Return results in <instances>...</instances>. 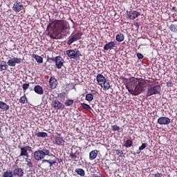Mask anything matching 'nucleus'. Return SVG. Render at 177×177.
<instances>
[{
  "mask_svg": "<svg viewBox=\"0 0 177 177\" xmlns=\"http://www.w3.org/2000/svg\"><path fill=\"white\" fill-rule=\"evenodd\" d=\"M130 81L133 82V86H127L126 88L133 95L140 94L145 88H148L147 97L160 93L161 86L159 84L156 85V79L151 77H148V79L131 77Z\"/></svg>",
  "mask_w": 177,
  "mask_h": 177,
  "instance_id": "f257e3e1",
  "label": "nucleus"
},
{
  "mask_svg": "<svg viewBox=\"0 0 177 177\" xmlns=\"http://www.w3.org/2000/svg\"><path fill=\"white\" fill-rule=\"evenodd\" d=\"M67 30H70L69 22L64 19H51L46 28L52 39H57V35L64 34Z\"/></svg>",
  "mask_w": 177,
  "mask_h": 177,
  "instance_id": "f03ea898",
  "label": "nucleus"
},
{
  "mask_svg": "<svg viewBox=\"0 0 177 177\" xmlns=\"http://www.w3.org/2000/svg\"><path fill=\"white\" fill-rule=\"evenodd\" d=\"M95 80L97 82V85H100L104 91L109 90L111 88V84L109 82H107L106 77L101 73H98L95 77Z\"/></svg>",
  "mask_w": 177,
  "mask_h": 177,
  "instance_id": "7ed1b4c3",
  "label": "nucleus"
},
{
  "mask_svg": "<svg viewBox=\"0 0 177 177\" xmlns=\"http://www.w3.org/2000/svg\"><path fill=\"white\" fill-rule=\"evenodd\" d=\"M51 156L52 153L50 149H39L34 152V158L37 161L43 160L46 156Z\"/></svg>",
  "mask_w": 177,
  "mask_h": 177,
  "instance_id": "20e7f679",
  "label": "nucleus"
},
{
  "mask_svg": "<svg viewBox=\"0 0 177 177\" xmlns=\"http://www.w3.org/2000/svg\"><path fill=\"white\" fill-rule=\"evenodd\" d=\"M66 55L70 59H76L80 58V57H82V53L79 50H77V48H75L73 50H67Z\"/></svg>",
  "mask_w": 177,
  "mask_h": 177,
  "instance_id": "39448f33",
  "label": "nucleus"
},
{
  "mask_svg": "<svg viewBox=\"0 0 177 177\" xmlns=\"http://www.w3.org/2000/svg\"><path fill=\"white\" fill-rule=\"evenodd\" d=\"M83 35L82 32H77L75 35H71L69 39L67 41V45L71 46L73 43L81 39Z\"/></svg>",
  "mask_w": 177,
  "mask_h": 177,
  "instance_id": "423d86ee",
  "label": "nucleus"
},
{
  "mask_svg": "<svg viewBox=\"0 0 177 177\" xmlns=\"http://www.w3.org/2000/svg\"><path fill=\"white\" fill-rule=\"evenodd\" d=\"M51 106L57 111H64L66 109L64 104H62V102L57 100H53Z\"/></svg>",
  "mask_w": 177,
  "mask_h": 177,
  "instance_id": "0eeeda50",
  "label": "nucleus"
},
{
  "mask_svg": "<svg viewBox=\"0 0 177 177\" xmlns=\"http://www.w3.org/2000/svg\"><path fill=\"white\" fill-rule=\"evenodd\" d=\"M126 16L127 19L133 20L140 16V13L136 10H130L127 11Z\"/></svg>",
  "mask_w": 177,
  "mask_h": 177,
  "instance_id": "6e6552de",
  "label": "nucleus"
},
{
  "mask_svg": "<svg viewBox=\"0 0 177 177\" xmlns=\"http://www.w3.org/2000/svg\"><path fill=\"white\" fill-rule=\"evenodd\" d=\"M32 152V148L30 146H25L21 147V153L19 157H26L28 158V152Z\"/></svg>",
  "mask_w": 177,
  "mask_h": 177,
  "instance_id": "1a4fd4ad",
  "label": "nucleus"
},
{
  "mask_svg": "<svg viewBox=\"0 0 177 177\" xmlns=\"http://www.w3.org/2000/svg\"><path fill=\"white\" fill-rule=\"evenodd\" d=\"M21 62V59L14 57L13 58L7 61V64L10 67H15L16 64H20Z\"/></svg>",
  "mask_w": 177,
  "mask_h": 177,
  "instance_id": "9d476101",
  "label": "nucleus"
},
{
  "mask_svg": "<svg viewBox=\"0 0 177 177\" xmlns=\"http://www.w3.org/2000/svg\"><path fill=\"white\" fill-rule=\"evenodd\" d=\"M171 123V119L166 116H161L157 119V124L160 125H169Z\"/></svg>",
  "mask_w": 177,
  "mask_h": 177,
  "instance_id": "9b49d317",
  "label": "nucleus"
},
{
  "mask_svg": "<svg viewBox=\"0 0 177 177\" xmlns=\"http://www.w3.org/2000/svg\"><path fill=\"white\" fill-rule=\"evenodd\" d=\"M80 154H81V151H80L79 150H76L74 152L73 151V149H71L69 157L73 160L77 161L80 159Z\"/></svg>",
  "mask_w": 177,
  "mask_h": 177,
  "instance_id": "f8f14e48",
  "label": "nucleus"
},
{
  "mask_svg": "<svg viewBox=\"0 0 177 177\" xmlns=\"http://www.w3.org/2000/svg\"><path fill=\"white\" fill-rule=\"evenodd\" d=\"M24 5L20 1H15L12 9L14 12H19L23 10Z\"/></svg>",
  "mask_w": 177,
  "mask_h": 177,
  "instance_id": "ddd939ff",
  "label": "nucleus"
},
{
  "mask_svg": "<svg viewBox=\"0 0 177 177\" xmlns=\"http://www.w3.org/2000/svg\"><path fill=\"white\" fill-rule=\"evenodd\" d=\"M12 174L14 177H23L24 170L21 168H17L13 171Z\"/></svg>",
  "mask_w": 177,
  "mask_h": 177,
  "instance_id": "4468645a",
  "label": "nucleus"
},
{
  "mask_svg": "<svg viewBox=\"0 0 177 177\" xmlns=\"http://www.w3.org/2000/svg\"><path fill=\"white\" fill-rule=\"evenodd\" d=\"M98 153L99 151L97 149L90 151V153H88V160H94L97 157Z\"/></svg>",
  "mask_w": 177,
  "mask_h": 177,
  "instance_id": "2eb2a0df",
  "label": "nucleus"
},
{
  "mask_svg": "<svg viewBox=\"0 0 177 177\" xmlns=\"http://www.w3.org/2000/svg\"><path fill=\"white\" fill-rule=\"evenodd\" d=\"M115 41H109L108 44H106L105 46H104L103 49L105 51H108L112 49L113 48H115Z\"/></svg>",
  "mask_w": 177,
  "mask_h": 177,
  "instance_id": "dca6fc26",
  "label": "nucleus"
},
{
  "mask_svg": "<svg viewBox=\"0 0 177 177\" xmlns=\"http://www.w3.org/2000/svg\"><path fill=\"white\" fill-rule=\"evenodd\" d=\"M55 144H57V145L64 146V142L66 141L64 140V138L62 137H55Z\"/></svg>",
  "mask_w": 177,
  "mask_h": 177,
  "instance_id": "f3484780",
  "label": "nucleus"
},
{
  "mask_svg": "<svg viewBox=\"0 0 177 177\" xmlns=\"http://www.w3.org/2000/svg\"><path fill=\"white\" fill-rule=\"evenodd\" d=\"M34 91L37 95H41L44 94V89L43 88L39 85H36L34 86Z\"/></svg>",
  "mask_w": 177,
  "mask_h": 177,
  "instance_id": "a211bd4d",
  "label": "nucleus"
},
{
  "mask_svg": "<svg viewBox=\"0 0 177 177\" xmlns=\"http://www.w3.org/2000/svg\"><path fill=\"white\" fill-rule=\"evenodd\" d=\"M49 84L51 88L55 89L57 86V82L55 77H50L49 80Z\"/></svg>",
  "mask_w": 177,
  "mask_h": 177,
  "instance_id": "6ab92c4d",
  "label": "nucleus"
},
{
  "mask_svg": "<svg viewBox=\"0 0 177 177\" xmlns=\"http://www.w3.org/2000/svg\"><path fill=\"white\" fill-rule=\"evenodd\" d=\"M0 109H3V111H8L10 110V106L3 101H0Z\"/></svg>",
  "mask_w": 177,
  "mask_h": 177,
  "instance_id": "aec40b11",
  "label": "nucleus"
},
{
  "mask_svg": "<svg viewBox=\"0 0 177 177\" xmlns=\"http://www.w3.org/2000/svg\"><path fill=\"white\" fill-rule=\"evenodd\" d=\"M46 162H49V167L51 168L54 165L57 163L55 160H47V159H44L41 160V164H46Z\"/></svg>",
  "mask_w": 177,
  "mask_h": 177,
  "instance_id": "412c9836",
  "label": "nucleus"
},
{
  "mask_svg": "<svg viewBox=\"0 0 177 177\" xmlns=\"http://www.w3.org/2000/svg\"><path fill=\"white\" fill-rule=\"evenodd\" d=\"M55 62L57 69H61L62 66H64V59L62 58L57 59Z\"/></svg>",
  "mask_w": 177,
  "mask_h": 177,
  "instance_id": "4be33fe9",
  "label": "nucleus"
},
{
  "mask_svg": "<svg viewBox=\"0 0 177 177\" xmlns=\"http://www.w3.org/2000/svg\"><path fill=\"white\" fill-rule=\"evenodd\" d=\"M32 58L35 59V60H36V62L39 64L43 63V57L41 56L37 55L36 54H32Z\"/></svg>",
  "mask_w": 177,
  "mask_h": 177,
  "instance_id": "5701e85b",
  "label": "nucleus"
},
{
  "mask_svg": "<svg viewBox=\"0 0 177 177\" xmlns=\"http://www.w3.org/2000/svg\"><path fill=\"white\" fill-rule=\"evenodd\" d=\"M115 40L118 42H122L124 41V35L122 33H118L115 36Z\"/></svg>",
  "mask_w": 177,
  "mask_h": 177,
  "instance_id": "b1692460",
  "label": "nucleus"
},
{
  "mask_svg": "<svg viewBox=\"0 0 177 177\" xmlns=\"http://www.w3.org/2000/svg\"><path fill=\"white\" fill-rule=\"evenodd\" d=\"M19 103H21V104L28 103V97H26V94L19 97Z\"/></svg>",
  "mask_w": 177,
  "mask_h": 177,
  "instance_id": "393cba45",
  "label": "nucleus"
},
{
  "mask_svg": "<svg viewBox=\"0 0 177 177\" xmlns=\"http://www.w3.org/2000/svg\"><path fill=\"white\" fill-rule=\"evenodd\" d=\"M75 172L82 177H84L85 176V171L83 169H75Z\"/></svg>",
  "mask_w": 177,
  "mask_h": 177,
  "instance_id": "a878e982",
  "label": "nucleus"
},
{
  "mask_svg": "<svg viewBox=\"0 0 177 177\" xmlns=\"http://www.w3.org/2000/svg\"><path fill=\"white\" fill-rule=\"evenodd\" d=\"M14 174L12 173V171L11 170H7L6 172H3V177H13Z\"/></svg>",
  "mask_w": 177,
  "mask_h": 177,
  "instance_id": "bb28decb",
  "label": "nucleus"
},
{
  "mask_svg": "<svg viewBox=\"0 0 177 177\" xmlns=\"http://www.w3.org/2000/svg\"><path fill=\"white\" fill-rule=\"evenodd\" d=\"M169 28L172 32L177 33V25L170 24Z\"/></svg>",
  "mask_w": 177,
  "mask_h": 177,
  "instance_id": "cd10ccee",
  "label": "nucleus"
},
{
  "mask_svg": "<svg viewBox=\"0 0 177 177\" xmlns=\"http://www.w3.org/2000/svg\"><path fill=\"white\" fill-rule=\"evenodd\" d=\"M74 104V100H66L64 102V106L69 107L71 106L72 104Z\"/></svg>",
  "mask_w": 177,
  "mask_h": 177,
  "instance_id": "c85d7f7f",
  "label": "nucleus"
},
{
  "mask_svg": "<svg viewBox=\"0 0 177 177\" xmlns=\"http://www.w3.org/2000/svg\"><path fill=\"white\" fill-rule=\"evenodd\" d=\"M85 99L88 102H91L94 99V95L92 93L86 94Z\"/></svg>",
  "mask_w": 177,
  "mask_h": 177,
  "instance_id": "c756f323",
  "label": "nucleus"
},
{
  "mask_svg": "<svg viewBox=\"0 0 177 177\" xmlns=\"http://www.w3.org/2000/svg\"><path fill=\"white\" fill-rule=\"evenodd\" d=\"M36 136L37 138H46L48 136V134L46 132H37L36 133Z\"/></svg>",
  "mask_w": 177,
  "mask_h": 177,
  "instance_id": "7c9ffc66",
  "label": "nucleus"
},
{
  "mask_svg": "<svg viewBox=\"0 0 177 177\" xmlns=\"http://www.w3.org/2000/svg\"><path fill=\"white\" fill-rule=\"evenodd\" d=\"M3 64H0V71L8 70V66L6 62H3Z\"/></svg>",
  "mask_w": 177,
  "mask_h": 177,
  "instance_id": "2f4dec72",
  "label": "nucleus"
},
{
  "mask_svg": "<svg viewBox=\"0 0 177 177\" xmlns=\"http://www.w3.org/2000/svg\"><path fill=\"white\" fill-rule=\"evenodd\" d=\"M133 145V140H126V142L124 143V146L127 148H129L132 146Z\"/></svg>",
  "mask_w": 177,
  "mask_h": 177,
  "instance_id": "473e14b6",
  "label": "nucleus"
},
{
  "mask_svg": "<svg viewBox=\"0 0 177 177\" xmlns=\"http://www.w3.org/2000/svg\"><path fill=\"white\" fill-rule=\"evenodd\" d=\"M57 96L59 97L60 100H64L67 97V94L66 92H62L57 94Z\"/></svg>",
  "mask_w": 177,
  "mask_h": 177,
  "instance_id": "72a5a7b5",
  "label": "nucleus"
},
{
  "mask_svg": "<svg viewBox=\"0 0 177 177\" xmlns=\"http://www.w3.org/2000/svg\"><path fill=\"white\" fill-rule=\"evenodd\" d=\"M149 176H151V177H162L163 174L162 172H158V171H156L155 174H149Z\"/></svg>",
  "mask_w": 177,
  "mask_h": 177,
  "instance_id": "f704fd0d",
  "label": "nucleus"
},
{
  "mask_svg": "<svg viewBox=\"0 0 177 177\" xmlns=\"http://www.w3.org/2000/svg\"><path fill=\"white\" fill-rule=\"evenodd\" d=\"M81 105H82V107L83 109H84L86 111H91L92 110L91 107L89 105H88L87 104L83 103Z\"/></svg>",
  "mask_w": 177,
  "mask_h": 177,
  "instance_id": "c9c22d12",
  "label": "nucleus"
},
{
  "mask_svg": "<svg viewBox=\"0 0 177 177\" xmlns=\"http://www.w3.org/2000/svg\"><path fill=\"white\" fill-rule=\"evenodd\" d=\"M61 59H62V57H60V56H57V57H55L49 58V60H52V62H57V60Z\"/></svg>",
  "mask_w": 177,
  "mask_h": 177,
  "instance_id": "e433bc0d",
  "label": "nucleus"
},
{
  "mask_svg": "<svg viewBox=\"0 0 177 177\" xmlns=\"http://www.w3.org/2000/svg\"><path fill=\"white\" fill-rule=\"evenodd\" d=\"M29 88V84L26 83L22 84V89H24V92H26V91H27Z\"/></svg>",
  "mask_w": 177,
  "mask_h": 177,
  "instance_id": "4c0bfd02",
  "label": "nucleus"
},
{
  "mask_svg": "<svg viewBox=\"0 0 177 177\" xmlns=\"http://www.w3.org/2000/svg\"><path fill=\"white\" fill-rule=\"evenodd\" d=\"M111 130H113V131H120V127L117 126V125H113L111 126Z\"/></svg>",
  "mask_w": 177,
  "mask_h": 177,
  "instance_id": "58836bf2",
  "label": "nucleus"
},
{
  "mask_svg": "<svg viewBox=\"0 0 177 177\" xmlns=\"http://www.w3.org/2000/svg\"><path fill=\"white\" fill-rule=\"evenodd\" d=\"M147 147V144L143 143L140 147H139L138 149L139 151H142L143 149H145Z\"/></svg>",
  "mask_w": 177,
  "mask_h": 177,
  "instance_id": "ea45409f",
  "label": "nucleus"
},
{
  "mask_svg": "<svg viewBox=\"0 0 177 177\" xmlns=\"http://www.w3.org/2000/svg\"><path fill=\"white\" fill-rule=\"evenodd\" d=\"M115 153H116V155H119L120 157H123L122 151H121V150H120V149H116Z\"/></svg>",
  "mask_w": 177,
  "mask_h": 177,
  "instance_id": "a19ab883",
  "label": "nucleus"
},
{
  "mask_svg": "<svg viewBox=\"0 0 177 177\" xmlns=\"http://www.w3.org/2000/svg\"><path fill=\"white\" fill-rule=\"evenodd\" d=\"M26 165L27 167H28L29 168H32L33 167V164L30 160H26Z\"/></svg>",
  "mask_w": 177,
  "mask_h": 177,
  "instance_id": "79ce46f5",
  "label": "nucleus"
},
{
  "mask_svg": "<svg viewBox=\"0 0 177 177\" xmlns=\"http://www.w3.org/2000/svg\"><path fill=\"white\" fill-rule=\"evenodd\" d=\"M173 86H174V84L171 81H169L167 82V87L171 88V87H173Z\"/></svg>",
  "mask_w": 177,
  "mask_h": 177,
  "instance_id": "37998d69",
  "label": "nucleus"
},
{
  "mask_svg": "<svg viewBox=\"0 0 177 177\" xmlns=\"http://www.w3.org/2000/svg\"><path fill=\"white\" fill-rule=\"evenodd\" d=\"M137 57H138L139 59H142L144 58V56L141 53H137Z\"/></svg>",
  "mask_w": 177,
  "mask_h": 177,
  "instance_id": "c03bdc74",
  "label": "nucleus"
},
{
  "mask_svg": "<svg viewBox=\"0 0 177 177\" xmlns=\"http://www.w3.org/2000/svg\"><path fill=\"white\" fill-rule=\"evenodd\" d=\"M140 26V24L139 22L134 23V26H136L137 28H139V26Z\"/></svg>",
  "mask_w": 177,
  "mask_h": 177,
  "instance_id": "a18cd8bd",
  "label": "nucleus"
},
{
  "mask_svg": "<svg viewBox=\"0 0 177 177\" xmlns=\"http://www.w3.org/2000/svg\"><path fill=\"white\" fill-rule=\"evenodd\" d=\"M91 92L93 95H96L97 94V91L95 90H91Z\"/></svg>",
  "mask_w": 177,
  "mask_h": 177,
  "instance_id": "49530a36",
  "label": "nucleus"
},
{
  "mask_svg": "<svg viewBox=\"0 0 177 177\" xmlns=\"http://www.w3.org/2000/svg\"><path fill=\"white\" fill-rule=\"evenodd\" d=\"M100 176H97L96 174H93V177H102V174H100ZM104 177H105V176H104Z\"/></svg>",
  "mask_w": 177,
  "mask_h": 177,
  "instance_id": "de8ad7c7",
  "label": "nucleus"
},
{
  "mask_svg": "<svg viewBox=\"0 0 177 177\" xmlns=\"http://www.w3.org/2000/svg\"><path fill=\"white\" fill-rule=\"evenodd\" d=\"M172 10H174V12H176L177 11L176 8V7H172Z\"/></svg>",
  "mask_w": 177,
  "mask_h": 177,
  "instance_id": "09e8293b",
  "label": "nucleus"
},
{
  "mask_svg": "<svg viewBox=\"0 0 177 177\" xmlns=\"http://www.w3.org/2000/svg\"><path fill=\"white\" fill-rule=\"evenodd\" d=\"M28 88H29L30 91H34V88H32V87H28Z\"/></svg>",
  "mask_w": 177,
  "mask_h": 177,
  "instance_id": "8fccbe9b",
  "label": "nucleus"
},
{
  "mask_svg": "<svg viewBox=\"0 0 177 177\" xmlns=\"http://www.w3.org/2000/svg\"><path fill=\"white\" fill-rule=\"evenodd\" d=\"M156 170H159V171H160V170H161V169H156Z\"/></svg>",
  "mask_w": 177,
  "mask_h": 177,
  "instance_id": "3c124183",
  "label": "nucleus"
},
{
  "mask_svg": "<svg viewBox=\"0 0 177 177\" xmlns=\"http://www.w3.org/2000/svg\"><path fill=\"white\" fill-rule=\"evenodd\" d=\"M46 163L48 164V165H49V162H45V164H46Z\"/></svg>",
  "mask_w": 177,
  "mask_h": 177,
  "instance_id": "603ef678",
  "label": "nucleus"
}]
</instances>
